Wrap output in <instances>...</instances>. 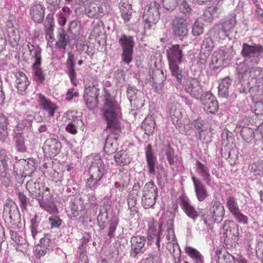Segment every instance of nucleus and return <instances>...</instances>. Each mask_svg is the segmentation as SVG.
I'll return each mask as SVG.
<instances>
[{
    "label": "nucleus",
    "mask_w": 263,
    "mask_h": 263,
    "mask_svg": "<svg viewBox=\"0 0 263 263\" xmlns=\"http://www.w3.org/2000/svg\"><path fill=\"white\" fill-rule=\"evenodd\" d=\"M147 239L154 243L159 251L166 246L174 258L179 257L181 251L175 235L174 220L172 218H162L159 222L152 220L148 222Z\"/></svg>",
    "instance_id": "obj_1"
},
{
    "label": "nucleus",
    "mask_w": 263,
    "mask_h": 263,
    "mask_svg": "<svg viewBox=\"0 0 263 263\" xmlns=\"http://www.w3.org/2000/svg\"><path fill=\"white\" fill-rule=\"evenodd\" d=\"M103 85L105 100L103 115L105 120L107 122V128L114 127L115 129H119V119L121 116V108L118 102L110 96L109 90L107 89V87L111 86L110 81H103Z\"/></svg>",
    "instance_id": "obj_2"
},
{
    "label": "nucleus",
    "mask_w": 263,
    "mask_h": 263,
    "mask_svg": "<svg viewBox=\"0 0 263 263\" xmlns=\"http://www.w3.org/2000/svg\"><path fill=\"white\" fill-rule=\"evenodd\" d=\"M108 167L99 155L95 156L89 168V178L87 179L86 186L96 189L100 184L103 177L107 173Z\"/></svg>",
    "instance_id": "obj_3"
},
{
    "label": "nucleus",
    "mask_w": 263,
    "mask_h": 263,
    "mask_svg": "<svg viewBox=\"0 0 263 263\" xmlns=\"http://www.w3.org/2000/svg\"><path fill=\"white\" fill-rule=\"evenodd\" d=\"M182 49L179 44L172 45L166 49V56L170 69L173 76L176 78L178 82L181 83L183 78L182 70L179 64L182 61Z\"/></svg>",
    "instance_id": "obj_4"
},
{
    "label": "nucleus",
    "mask_w": 263,
    "mask_h": 263,
    "mask_svg": "<svg viewBox=\"0 0 263 263\" xmlns=\"http://www.w3.org/2000/svg\"><path fill=\"white\" fill-rule=\"evenodd\" d=\"M161 0H154L147 2L144 8L142 17L144 21V28L149 29L156 24L160 18L159 10Z\"/></svg>",
    "instance_id": "obj_5"
},
{
    "label": "nucleus",
    "mask_w": 263,
    "mask_h": 263,
    "mask_svg": "<svg viewBox=\"0 0 263 263\" xmlns=\"http://www.w3.org/2000/svg\"><path fill=\"white\" fill-rule=\"evenodd\" d=\"M225 214V210L223 205L217 200L213 201L212 206L206 213L202 215L204 223L210 226L215 222L219 223L222 221Z\"/></svg>",
    "instance_id": "obj_6"
},
{
    "label": "nucleus",
    "mask_w": 263,
    "mask_h": 263,
    "mask_svg": "<svg viewBox=\"0 0 263 263\" xmlns=\"http://www.w3.org/2000/svg\"><path fill=\"white\" fill-rule=\"evenodd\" d=\"M261 53H263V47L260 45H250L247 43L242 45L241 54L245 58L246 62L252 63L250 66H254L258 63Z\"/></svg>",
    "instance_id": "obj_7"
},
{
    "label": "nucleus",
    "mask_w": 263,
    "mask_h": 263,
    "mask_svg": "<svg viewBox=\"0 0 263 263\" xmlns=\"http://www.w3.org/2000/svg\"><path fill=\"white\" fill-rule=\"evenodd\" d=\"M107 0H96L85 7V13L90 18H98L108 12Z\"/></svg>",
    "instance_id": "obj_8"
},
{
    "label": "nucleus",
    "mask_w": 263,
    "mask_h": 263,
    "mask_svg": "<svg viewBox=\"0 0 263 263\" xmlns=\"http://www.w3.org/2000/svg\"><path fill=\"white\" fill-rule=\"evenodd\" d=\"M118 43L123 52L122 61L128 64L133 60V47L134 41L133 37L125 34H122L118 40Z\"/></svg>",
    "instance_id": "obj_9"
},
{
    "label": "nucleus",
    "mask_w": 263,
    "mask_h": 263,
    "mask_svg": "<svg viewBox=\"0 0 263 263\" xmlns=\"http://www.w3.org/2000/svg\"><path fill=\"white\" fill-rule=\"evenodd\" d=\"M158 196L157 187L154 181H151L146 183L144 186L142 205L147 209L153 208L156 203Z\"/></svg>",
    "instance_id": "obj_10"
},
{
    "label": "nucleus",
    "mask_w": 263,
    "mask_h": 263,
    "mask_svg": "<svg viewBox=\"0 0 263 263\" xmlns=\"http://www.w3.org/2000/svg\"><path fill=\"white\" fill-rule=\"evenodd\" d=\"M222 229L224 242L227 246H231L238 240V226L234 221H225Z\"/></svg>",
    "instance_id": "obj_11"
},
{
    "label": "nucleus",
    "mask_w": 263,
    "mask_h": 263,
    "mask_svg": "<svg viewBox=\"0 0 263 263\" xmlns=\"http://www.w3.org/2000/svg\"><path fill=\"white\" fill-rule=\"evenodd\" d=\"M119 120L120 118L119 119V129H115L114 127L107 128V126L105 128V130L111 133L107 136L104 146V151L107 155L114 154L117 149V140L118 138V135L121 132V124Z\"/></svg>",
    "instance_id": "obj_12"
},
{
    "label": "nucleus",
    "mask_w": 263,
    "mask_h": 263,
    "mask_svg": "<svg viewBox=\"0 0 263 263\" xmlns=\"http://www.w3.org/2000/svg\"><path fill=\"white\" fill-rule=\"evenodd\" d=\"M3 217L6 222L14 225L16 224L20 218V212L15 202L9 200L4 204Z\"/></svg>",
    "instance_id": "obj_13"
},
{
    "label": "nucleus",
    "mask_w": 263,
    "mask_h": 263,
    "mask_svg": "<svg viewBox=\"0 0 263 263\" xmlns=\"http://www.w3.org/2000/svg\"><path fill=\"white\" fill-rule=\"evenodd\" d=\"M38 97L39 105L40 108L43 111L44 114L49 118L54 117L58 109L57 104L42 93H39Z\"/></svg>",
    "instance_id": "obj_14"
},
{
    "label": "nucleus",
    "mask_w": 263,
    "mask_h": 263,
    "mask_svg": "<svg viewBox=\"0 0 263 263\" xmlns=\"http://www.w3.org/2000/svg\"><path fill=\"white\" fill-rule=\"evenodd\" d=\"M188 23L184 17L176 16L172 21V29L174 35L178 37H184L188 33Z\"/></svg>",
    "instance_id": "obj_15"
},
{
    "label": "nucleus",
    "mask_w": 263,
    "mask_h": 263,
    "mask_svg": "<svg viewBox=\"0 0 263 263\" xmlns=\"http://www.w3.org/2000/svg\"><path fill=\"white\" fill-rule=\"evenodd\" d=\"M185 91L192 97L199 99L202 96L203 90L200 82L196 78H189L184 85Z\"/></svg>",
    "instance_id": "obj_16"
},
{
    "label": "nucleus",
    "mask_w": 263,
    "mask_h": 263,
    "mask_svg": "<svg viewBox=\"0 0 263 263\" xmlns=\"http://www.w3.org/2000/svg\"><path fill=\"white\" fill-rule=\"evenodd\" d=\"M61 147V143L58 139L49 138L45 141L43 150L46 155L49 157H52L60 153Z\"/></svg>",
    "instance_id": "obj_17"
},
{
    "label": "nucleus",
    "mask_w": 263,
    "mask_h": 263,
    "mask_svg": "<svg viewBox=\"0 0 263 263\" xmlns=\"http://www.w3.org/2000/svg\"><path fill=\"white\" fill-rule=\"evenodd\" d=\"M200 101L203 110L207 113L215 114L218 110V103L212 94L206 92L203 97L200 99Z\"/></svg>",
    "instance_id": "obj_18"
},
{
    "label": "nucleus",
    "mask_w": 263,
    "mask_h": 263,
    "mask_svg": "<svg viewBox=\"0 0 263 263\" xmlns=\"http://www.w3.org/2000/svg\"><path fill=\"white\" fill-rule=\"evenodd\" d=\"M191 175L197 199L199 202L203 201L209 196L206 187L199 178L196 177L192 173Z\"/></svg>",
    "instance_id": "obj_19"
},
{
    "label": "nucleus",
    "mask_w": 263,
    "mask_h": 263,
    "mask_svg": "<svg viewBox=\"0 0 263 263\" xmlns=\"http://www.w3.org/2000/svg\"><path fill=\"white\" fill-rule=\"evenodd\" d=\"M180 207L187 217L195 222L199 216L195 208L193 206L187 197H181L179 199Z\"/></svg>",
    "instance_id": "obj_20"
},
{
    "label": "nucleus",
    "mask_w": 263,
    "mask_h": 263,
    "mask_svg": "<svg viewBox=\"0 0 263 263\" xmlns=\"http://www.w3.org/2000/svg\"><path fill=\"white\" fill-rule=\"evenodd\" d=\"M222 11V3L220 1H218L216 3H213L212 6L204 10L203 18L205 21L210 22L214 18L217 17Z\"/></svg>",
    "instance_id": "obj_21"
},
{
    "label": "nucleus",
    "mask_w": 263,
    "mask_h": 263,
    "mask_svg": "<svg viewBox=\"0 0 263 263\" xmlns=\"http://www.w3.org/2000/svg\"><path fill=\"white\" fill-rule=\"evenodd\" d=\"M65 65L66 72L68 75L71 83L73 85L77 86L78 83V80L77 78V73L74 69V56L72 53H68V58Z\"/></svg>",
    "instance_id": "obj_22"
},
{
    "label": "nucleus",
    "mask_w": 263,
    "mask_h": 263,
    "mask_svg": "<svg viewBox=\"0 0 263 263\" xmlns=\"http://www.w3.org/2000/svg\"><path fill=\"white\" fill-rule=\"evenodd\" d=\"M194 169L196 173L202 178L206 184L210 186L212 184V177L209 167L200 161L196 160Z\"/></svg>",
    "instance_id": "obj_23"
},
{
    "label": "nucleus",
    "mask_w": 263,
    "mask_h": 263,
    "mask_svg": "<svg viewBox=\"0 0 263 263\" xmlns=\"http://www.w3.org/2000/svg\"><path fill=\"white\" fill-rule=\"evenodd\" d=\"M45 9L40 4L32 5L29 10L30 18L35 23L41 24L43 22L45 16Z\"/></svg>",
    "instance_id": "obj_24"
},
{
    "label": "nucleus",
    "mask_w": 263,
    "mask_h": 263,
    "mask_svg": "<svg viewBox=\"0 0 263 263\" xmlns=\"http://www.w3.org/2000/svg\"><path fill=\"white\" fill-rule=\"evenodd\" d=\"M146 239L144 236L136 235L131 238L132 253L136 255L143 253L146 249L145 245Z\"/></svg>",
    "instance_id": "obj_25"
},
{
    "label": "nucleus",
    "mask_w": 263,
    "mask_h": 263,
    "mask_svg": "<svg viewBox=\"0 0 263 263\" xmlns=\"http://www.w3.org/2000/svg\"><path fill=\"white\" fill-rule=\"evenodd\" d=\"M145 155L148 173L151 175H155L156 173L155 166L157 163V158L152 151L151 144H148L145 148Z\"/></svg>",
    "instance_id": "obj_26"
},
{
    "label": "nucleus",
    "mask_w": 263,
    "mask_h": 263,
    "mask_svg": "<svg viewBox=\"0 0 263 263\" xmlns=\"http://www.w3.org/2000/svg\"><path fill=\"white\" fill-rule=\"evenodd\" d=\"M16 81L15 83L18 90V92L21 95H24L26 90L30 84L27 76L25 73L21 71H18L15 74Z\"/></svg>",
    "instance_id": "obj_27"
},
{
    "label": "nucleus",
    "mask_w": 263,
    "mask_h": 263,
    "mask_svg": "<svg viewBox=\"0 0 263 263\" xmlns=\"http://www.w3.org/2000/svg\"><path fill=\"white\" fill-rule=\"evenodd\" d=\"M85 92H97L100 91L98 80L96 76L88 74L84 80Z\"/></svg>",
    "instance_id": "obj_28"
},
{
    "label": "nucleus",
    "mask_w": 263,
    "mask_h": 263,
    "mask_svg": "<svg viewBox=\"0 0 263 263\" xmlns=\"http://www.w3.org/2000/svg\"><path fill=\"white\" fill-rule=\"evenodd\" d=\"M46 38L48 40H53L54 39L53 34V30L54 22L53 20V14L49 13L47 14L45 22L44 23Z\"/></svg>",
    "instance_id": "obj_29"
},
{
    "label": "nucleus",
    "mask_w": 263,
    "mask_h": 263,
    "mask_svg": "<svg viewBox=\"0 0 263 263\" xmlns=\"http://www.w3.org/2000/svg\"><path fill=\"white\" fill-rule=\"evenodd\" d=\"M26 186L30 195L33 198L37 199L41 197L40 192L41 184L37 180L31 179L27 182Z\"/></svg>",
    "instance_id": "obj_30"
},
{
    "label": "nucleus",
    "mask_w": 263,
    "mask_h": 263,
    "mask_svg": "<svg viewBox=\"0 0 263 263\" xmlns=\"http://www.w3.org/2000/svg\"><path fill=\"white\" fill-rule=\"evenodd\" d=\"M232 82V80L229 77H227L221 80L218 86V95L220 97L224 98L228 97L230 87Z\"/></svg>",
    "instance_id": "obj_31"
},
{
    "label": "nucleus",
    "mask_w": 263,
    "mask_h": 263,
    "mask_svg": "<svg viewBox=\"0 0 263 263\" xmlns=\"http://www.w3.org/2000/svg\"><path fill=\"white\" fill-rule=\"evenodd\" d=\"M50 240L47 238H41L39 242L37 244L35 252L37 257L40 258L41 256H44L49 250V243Z\"/></svg>",
    "instance_id": "obj_32"
},
{
    "label": "nucleus",
    "mask_w": 263,
    "mask_h": 263,
    "mask_svg": "<svg viewBox=\"0 0 263 263\" xmlns=\"http://www.w3.org/2000/svg\"><path fill=\"white\" fill-rule=\"evenodd\" d=\"M99 92H97L96 93L85 92L84 98L86 106L89 109H93L97 106L98 102V97L99 95Z\"/></svg>",
    "instance_id": "obj_33"
},
{
    "label": "nucleus",
    "mask_w": 263,
    "mask_h": 263,
    "mask_svg": "<svg viewBox=\"0 0 263 263\" xmlns=\"http://www.w3.org/2000/svg\"><path fill=\"white\" fill-rule=\"evenodd\" d=\"M39 223L40 220H39V216L35 215L31 219V225L29 227L31 236L34 240H40V238H42L41 237V231L39 230Z\"/></svg>",
    "instance_id": "obj_34"
},
{
    "label": "nucleus",
    "mask_w": 263,
    "mask_h": 263,
    "mask_svg": "<svg viewBox=\"0 0 263 263\" xmlns=\"http://www.w3.org/2000/svg\"><path fill=\"white\" fill-rule=\"evenodd\" d=\"M37 200H38L40 207L49 214H54L57 212V208L52 201L48 199H44L42 196L41 197L37 199Z\"/></svg>",
    "instance_id": "obj_35"
},
{
    "label": "nucleus",
    "mask_w": 263,
    "mask_h": 263,
    "mask_svg": "<svg viewBox=\"0 0 263 263\" xmlns=\"http://www.w3.org/2000/svg\"><path fill=\"white\" fill-rule=\"evenodd\" d=\"M127 1L123 0L119 4L121 16L125 22H128L130 19L132 14V6Z\"/></svg>",
    "instance_id": "obj_36"
},
{
    "label": "nucleus",
    "mask_w": 263,
    "mask_h": 263,
    "mask_svg": "<svg viewBox=\"0 0 263 263\" xmlns=\"http://www.w3.org/2000/svg\"><path fill=\"white\" fill-rule=\"evenodd\" d=\"M57 39V41L55 45L57 48L65 50L67 43L69 41V39L66 31L63 29L59 30Z\"/></svg>",
    "instance_id": "obj_37"
},
{
    "label": "nucleus",
    "mask_w": 263,
    "mask_h": 263,
    "mask_svg": "<svg viewBox=\"0 0 263 263\" xmlns=\"http://www.w3.org/2000/svg\"><path fill=\"white\" fill-rule=\"evenodd\" d=\"M11 156L5 149L0 150V175L3 173H7L8 162L10 159Z\"/></svg>",
    "instance_id": "obj_38"
},
{
    "label": "nucleus",
    "mask_w": 263,
    "mask_h": 263,
    "mask_svg": "<svg viewBox=\"0 0 263 263\" xmlns=\"http://www.w3.org/2000/svg\"><path fill=\"white\" fill-rule=\"evenodd\" d=\"M221 25H215L211 30V34L213 37L217 40H224L229 37V34L227 31L224 30Z\"/></svg>",
    "instance_id": "obj_39"
},
{
    "label": "nucleus",
    "mask_w": 263,
    "mask_h": 263,
    "mask_svg": "<svg viewBox=\"0 0 263 263\" xmlns=\"http://www.w3.org/2000/svg\"><path fill=\"white\" fill-rule=\"evenodd\" d=\"M226 201V206L232 214L239 210L237 200L233 195L228 194Z\"/></svg>",
    "instance_id": "obj_40"
},
{
    "label": "nucleus",
    "mask_w": 263,
    "mask_h": 263,
    "mask_svg": "<svg viewBox=\"0 0 263 263\" xmlns=\"http://www.w3.org/2000/svg\"><path fill=\"white\" fill-rule=\"evenodd\" d=\"M214 47V43L211 37H205L201 45V52L203 53L204 57L209 55Z\"/></svg>",
    "instance_id": "obj_41"
},
{
    "label": "nucleus",
    "mask_w": 263,
    "mask_h": 263,
    "mask_svg": "<svg viewBox=\"0 0 263 263\" xmlns=\"http://www.w3.org/2000/svg\"><path fill=\"white\" fill-rule=\"evenodd\" d=\"M114 158L117 164L119 165H126L129 163L131 160L129 156L124 151H120L116 153Z\"/></svg>",
    "instance_id": "obj_42"
},
{
    "label": "nucleus",
    "mask_w": 263,
    "mask_h": 263,
    "mask_svg": "<svg viewBox=\"0 0 263 263\" xmlns=\"http://www.w3.org/2000/svg\"><path fill=\"white\" fill-rule=\"evenodd\" d=\"M77 112L75 111L68 110L63 116V119L64 123H82V121L77 115Z\"/></svg>",
    "instance_id": "obj_43"
},
{
    "label": "nucleus",
    "mask_w": 263,
    "mask_h": 263,
    "mask_svg": "<svg viewBox=\"0 0 263 263\" xmlns=\"http://www.w3.org/2000/svg\"><path fill=\"white\" fill-rule=\"evenodd\" d=\"M118 170L119 173L117 175L118 180L125 184L128 185L130 180V173L128 170L124 167H120Z\"/></svg>",
    "instance_id": "obj_44"
},
{
    "label": "nucleus",
    "mask_w": 263,
    "mask_h": 263,
    "mask_svg": "<svg viewBox=\"0 0 263 263\" xmlns=\"http://www.w3.org/2000/svg\"><path fill=\"white\" fill-rule=\"evenodd\" d=\"M236 23V15L232 14L227 17L224 21L222 23L220 24V25H221L224 30L228 33L234 27Z\"/></svg>",
    "instance_id": "obj_45"
},
{
    "label": "nucleus",
    "mask_w": 263,
    "mask_h": 263,
    "mask_svg": "<svg viewBox=\"0 0 263 263\" xmlns=\"http://www.w3.org/2000/svg\"><path fill=\"white\" fill-rule=\"evenodd\" d=\"M155 127V122L151 118H146L142 124V128L145 131V133L148 135L151 134Z\"/></svg>",
    "instance_id": "obj_46"
},
{
    "label": "nucleus",
    "mask_w": 263,
    "mask_h": 263,
    "mask_svg": "<svg viewBox=\"0 0 263 263\" xmlns=\"http://www.w3.org/2000/svg\"><path fill=\"white\" fill-rule=\"evenodd\" d=\"M41 63H33L32 66L33 73L34 76L40 83L45 81V74L42 69L41 68Z\"/></svg>",
    "instance_id": "obj_47"
},
{
    "label": "nucleus",
    "mask_w": 263,
    "mask_h": 263,
    "mask_svg": "<svg viewBox=\"0 0 263 263\" xmlns=\"http://www.w3.org/2000/svg\"><path fill=\"white\" fill-rule=\"evenodd\" d=\"M8 124V118L3 114L0 113V139H3L6 136Z\"/></svg>",
    "instance_id": "obj_48"
},
{
    "label": "nucleus",
    "mask_w": 263,
    "mask_h": 263,
    "mask_svg": "<svg viewBox=\"0 0 263 263\" xmlns=\"http://www.w3.org/2000/svg\"><path fill=\"white\" fill-rule=\"evenodd\" d=\"M108 217V213L106 209H100V213L97 217L98 224L99 228L103 230L105 228V221Z\"/></svg>",
    "instance_id": "obj_49"
},
{
    "label": "nucleus",
    "mask_w": 263,
    "mask_h": 263,
    "mask_svg": "<svg viewBox=\"0 0 263 263\" xmlns=\"http://www.w3.org/2000/svg\"><path fill=\"white\" fill-rule=\"evenodd\" d=\"M14 139L17 150L21 152H25L26 148L25 145L24 138L22 134H16L14 137Z\"/></svg>",
    "instance_id": "obj_50"
},
{
    "label": "nucleus",
    "mask_w": 263,
    "mask_h": 263,
    "mask_svg": "<svg viewBox=\"0 0 263 263\" xmlns=\"http://www.w3.org/2000/svg\"><path fill=\"white\" fill-rule=\"evenodd\" d=\"M170 115L172 120L179 119L181 117V112L178 108V104L177 103H173L168 106Z\"/></svg>",
    "instance_id": "obj_51"
},
{
    "label": "nucleus",
    "mask_w": 263,
    "mask_h": 263,
    "mask_svg": "<svg viewBox=\"0 0 263 263\" xmlns=\"http://www.w3.org/2000/svg\"><path fill=\"white\" fill-rule=\"evenodd\" d=\"M216 253L218 257L217 263H220L221 260H223L226 263L231 262V260L234 261L235 257L228 252L225 251L223 253H222L221 250L217 249Z\"/></svg>",
    "instance_id": "obj_52"
},
{
    "label": "nucleus",
    "mask_w": 263,
    "mask_h": 263,
    "mask_svg": "<svg viewBox=\"0 0 263 263\" xmlns=\"http://www.w3.org/2000/svg\"><path fill=\"white\" fill-rule=\"evenodd\" d=\"M118 224L119 219L116 217H114L110 221L107 233V235L109 238H114L115 237V233Z\"/></svg>",
    "instance_id": "obj_53"
},
{
    "label": "nucleus",
    "mask_w": 263,
    "mask_h": 263,
    "mask_svg": "<svg viewBox=\"0 0 263 263\" xmlns=\"http://www.w3.org/2000/svg\"><path fill=\"white\" fill-rule=\"evenodd\" d=\"M251 167V171L255 175H263V160L254 163Z\"/></svg>",
    "instance_id": "obj_54"
},
{
    "label": "nucleus",
    "mask_w": 263,
    "mask_h": 263,
    "mask_svg": "<svg viewBox=\"0 0 263 263\" xmlns=\"http://www.w3.org/2000/svg\"><path fill=\"white\" fill-rule=\"evenodd\" d=\"M133 93H135L133 89L132 88H128L127 90V95L130 103L136 107H142L143 105L142 100H137L138 102L137 103L136 97L135 98V97L133 96Z\"/></svg>",
    "instance_id": "obj_55"
},
{
    "label": "nucleus",
    "mask_w": 263,
    "mask_h": 263,
    "mask_svg": "<svg viewBox=\"0 0 263 263\" xmlns=\"http://www.w3.org/2000/svg\"><path fill=\"white\" fill-rule=\"evenodd\" d=\"M232 215L238 222L245 225L248 224L249 218L248 216L241 213L240 210H238Z\"/></svg>",
    "instance_id": "obj_56"
},
{
    "label": "nucleus",
    "mask_w": 263,
    "mask_h": 263,
    "mask_svg": "<svg viewBox=\"0 0 263 263\" xmlns=\"http://www.w3.org/2000/svg\"><path fill=\"white\" fill-rule=\"evenodd\" d=\"M127 201L128 209L130 210L132 212H137L136 208L135 206L137 204V198L135 194L130 193L127 196Z\"/></svg>",
    "instance_id": "obj_57"
},
{
    "label": "nucleus",
    "mask_w": 263,
    "mask_h": 263,
    "mask_svg": "<svg viewBox=\"0 0 263 263\" xmlns=\"http://www.w3.org/2000/svg\"><path fill=\"white\" fill-rule=\"evenodd\" d=\"M185 252L191 258H192L193 261L198 259V258L202 255L198 251L190 246L185 247Z\"/></svg>",
    "instance_id": "obj_58"
},
{
    "label": "nucleus",
    "mask_w": 263,
    "mask_h": 263,
    "mask_svg": "<svg viewBox=\"0 0 263 263\" xmlns=\"http://www.w3.org/2000/svg\"><path fill=\"white\" fill-rule=\"evenodd\" d=\"M181 0H161L163 6L167 10H173L179 5Z\"/></svg>",
    "instance_id": "obj_59"
},
{
    "label": "nucleus",
    "mask_w": 263,
    "mask_h": 263,
    "mask_svg": "<svg viewBox=\"0 0 263 263\" xmlns=\"http://www.w3.org/2000/svg\"><path fill=\"white\" fill-rule=\"evenodd\" d=\"M69 209L70 214V218L72 220L77 218L79 215V209L78 205H77L74 201H71L69 203Z\"/></svg>",
    "instance_id": "obj_60"
},
{
    "label": "nucleus",
    "mask_w": 263,
    "mask_h": 263,
    "mask_svg": "<svg viewBox=\"0 0 263 263\" xmlns=\"http://www.w3.org/2000/svg\"><path fill=\"white\" fill-rule=\"evenodd\" d=\"M66 125L65 130L68 133L74 135L78 133V127L81 123H64Z\"/></svg>",
    "instance_id": "obj_61"
},
{
    "label": "nucleus",
    "mask_w": 263,
    "mask_h": 263,
    "mask_svg": "<svg viewBox=\"0 0 263 263\" xmlns=\"http://www.w3.org/2000/svg\"><path fill=\"white\" fill-rule=\"evenodd\" d=\"M202 25L198 21H196L192 27V33L194 36H199L203 33Z\"/></svg>",
    "instance_id": "obj_62"
},
{
    "label": "nucleus",
    "mask_w": 263,
    "mask_h": 263,
    "mask_svg": "<svg viewBox=\"0 0 263 263\" xmlns=\"http://www.w3.org/2000/svg\"><path fill=\"white\" fill-rule=\"evenodd\" d=\"M26 126H27V127L31 126L30 122L27 121L26 119L23 120L22 121V123L19 122L18 124L15 127V128L14 129L15 135H16V134H22L21 132Z\"/></svg>",
    "instance_id": "obj_63"
},
{
    "label": "nucleus",
    "mask_w": 263,
    "mask_h": 263,
    "mask_svg": "<svg viewBox=\"0 0 263 263\" xmlns=\"http://www.w3.org/2000/svg\"><path fill=\"white\" fill-rule=\"evenodd\" d=\"M17 196L20 202V207L22 210H25L29 203V200L24 193L20 192L17 194Z\"/></svg>",
    "instance_id": "obj_64"
}]
</instances>
